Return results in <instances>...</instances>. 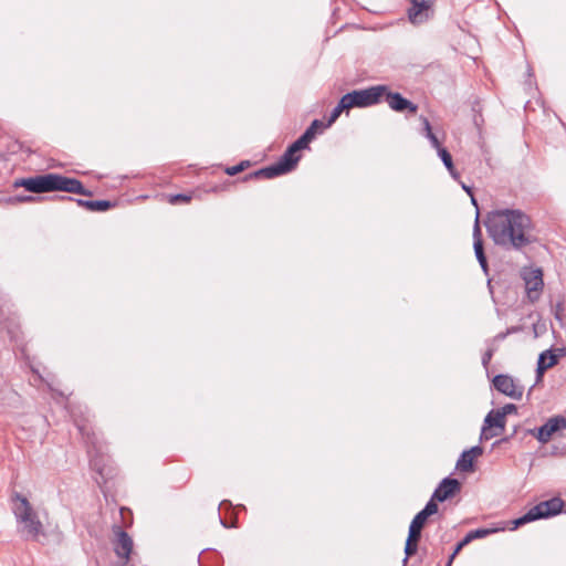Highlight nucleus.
Masks as SVG:
<instances>
[{"label":"nucleus","instance_id":"obj_32","mask_svg":"<svg viewBox=\"0 0 566 566\" xmlns=\"http://www.w3.org/2000/svg\"><path fill=\"white\" fill-rule=\"evenodd\" d=\"M467 544H468V543H464V538H463V539H461V541L457 544V546H455V548H454L453 553L450 555V557H449L448 563H447V565H446V566H451V564H452V562H453L454 556H455V555H457V554H458V553H459V552H460V551H461V549H462Z\"/></svg>","mask_w":566,"mask_h":566},{"label":"nucleus","instance_id":"obj_46","mask_svg":"<svg viewBox=\"0 0 566 566\" xmlns=\"http://www.w3.org/2000/svg\"><path fill=\"white\" fill-rule=\"evenodd\" d=\"M2 201H4V199H1V198H0V202H2Z\"/></svg>","mask_w":566,"mask_h":566},{"label":"nucleus","instance_id":"obj_3","mask_svg":"<svg viewBox=\"0 0 566 566\" xmlns=\"http://www.w3.org/2000/svg\"><path fill=\"white\" fill-rule=\"evenodd\" d=\"M564 507V501L560 497H553L547 501L539 502L532 509H530L524 515L512 521L513 526L511 530H516L526 523L546 518L554 515H557L562 512Z\"/></svg>","mask_w":566,"mask_h":566},{"label":"nucleus","instance_id":"obj_17","mask_svg":"<svg viewBox=\"0 0 566 566\" xmlns=\"http://www.w3.org/2000/svg\"><path fill=\"white\" fill-rule=\"evenodd\" d=\"M437 512H438L437 503L433 501H429L426 504V506L419 513L416 514V516L411 521L410 525L413 526L415 528L422 530L428 517L436 514Z\"/></svg>","mask_w":566,"mask_h":566},{"label":"nucleus","instance_id":"obj_6","mask_svg":"<svg viewBox=\"0 0 566 566\" xmlns=\"http://www.w3.org/2000/svg\"><path fill=\"white\" fill-rule=\"evenodd\" d=\"M407 17L412 25H421L433 19L436 0H409Z\"/></svg>","mask_w":566,"mask_h":566},{"label":"nucleus","instance_id":"obj_22","mask_svg":"<svg viewBox=\"0 0 566 566\" xmlns=\"http://www.w3.org/2000/svg\"><path fill=\"white\" fill-rule=\"evenodd\" d=\"M474 253L483 272L488 274L489 265L483 249V242H473Z\"/></svg>","mask_w":566,"mask_h":566},{"label":"nucleus","instance_id":"obj_24","mask_svg":"<svg viewBox=\"0 0 566 566\" xmlns=\"http://www.w3.org/2000/svg\"><path fill=\"white\" fill-rule=\"evenodd\" d=\"M493 532H494L493 530H489V528H478V530H474V531H470L464 536V543H470L471 541H473L475 538H483V537L490 535Z\"/></svg>","mask_w":566,"mask_h":566},{"label":"nucleus","instance_id":"obj_5","mask_svg":"<svg viewBox=\"0 0 566 566\" xmlns=\"http://www.w3.org/2000/svg\"><path fill=\"white\" fill-rule=\"evenodd\" d=\"M14 188H24L32 193L55 191V174L36 175L29 178H19L13 181Z\"/></svg>","mask_w":566,"mask_h":566},{"label":"nucleus","instance_id":"obj_42","mask_svg":"<svg viewBox=\"0 0 566 566\" xmlns=\"http://www.w3.org/2000/svg\"><path fill=\"white\" fill-rule=\"evenodd\" d=\"M507 335H509V334H506V332H504V333H500V334H497V335L495 336V339H497V340H503V339H505V338H506V336H507Z\"/></svg>","mask_w":566,"mask_h":566},{"label":"nucleus","instance_id":"obj_30","mask_svg":"<svg viewBox=\"0 0 566 566\" xmlns=\"http://www.w3.org/2000/svg\"><path fill=\"white\" fill-rule=\"evenodd\" d=\"M417 548H418V544L406 542V547H405L406 557L402 559L403 566L406 565L408 557L417 552Z\"/></svg>","mask_w":566,"mask_h":566},{"label":"nucleus","instance_id":"obj_45","mask_svg":"<svg viewBox=\"0 0 566 566\" xmlns=\"http://www.w3.org/2000/svg\"><path fill=\"white\" fill-rule=\"evenodd\" d=\"M92 465H93L94 468H96L101 474H103L102 470H101L99 468H97V463H96L95 461H94V462H92Z\"/></svg>","mask_w":566,"mask_h":566},{"label":"nucleus","instance_id":"obj_8","mask_svg":"<svg viewBox=\"0 0 566 566\" xmlns=\"http://www.w3.org/2000/svg\"><path fill=\"white\" fill-rule=\"evenodd\" d=\"M564 429H566V418L560 415L554 416L537 429L535 437L541 443H547L556 432Z\"/></svg>","mask_w":566,"mask_h":566},{"label":"nucleus","instance_id":"obj_43","mask_svg":"<svg viewBox=\"0 0 566 566\" xmlns=\"http://www.w3.org/2000/svg\"><path fill=\"white\" fill-rule=\"evenodd\" d=\"M218 518H219L220 524H221L223 527H226V528L230 527V525H229V524H228L223 518H221V516H220V515H219V517H218Z\"/></svg>","mask_w":566,"mask_h":566},{"label":"nucleus","instance_id":"obj_4","mask_svg":"<svg viewBox=\"0 0 566 566\" xmlns=\"http://www.w3.org/2000/svg\"><path fill=\"white\" fill-rule=\"evenodd\" d=\"M387 90L386 85H376L365 90H357L343 95L349 108L367 107L377 104Z\"/></svg>","mask_w":566,"mask_h":566},{"label":"nucleus","instance_id":"obj_23","mask_svg":"<svg viewBox=\"0 0 566 566\" xmlns=\"http://www.w3.org/2000/svg\"><path fill=\"white\" fill-rule=\"evenodd\" d=\"M473 461L474 459L469 455V452L463 451L457 462V469L463 472H470L473 470Z\"/></svg>","mask_w":566,"mask_h":566},{"label":"nucleus","instance_id":"obj_19","mask_svg":"<svg viewBox=\"0 0 566 566\" xmlns=\"http://www.w3.org/2000/svg\"><path fill=\"white\" fill-rule=\"evenodd\" d=\"M287 171L282 167L277 161L268 167L261 168L249 175L248 178H266L271 179L281 175L286 174Z\"/></svg>","mask_w":566,"mask_h":566},{"label":"nucleus","instance_id":"obj_14","mask_svg":"<svg viewBox=\"0 0 566 566\" xmlns=\"http://www.w3.org/2000/svg\"><path fill=\"white\" fill-rule=\"evenodd\" d=\"M114 549L119 558H123L126 562L128 560L133 549V539L126 532L118 531L117 539L114 544Z\"/></svg>","mask_w":566,"mask_h":566},{"label":"nucleus","instance_id":"obj_37","mask_svg":"<svg viewBox=\"0 0 566 566\" xmlns=\"http://www.w3.org/2000/svg\"><path fill=\"white\" fill-rule=\"evenodd\" d=\"M499 412H504V417L509 413L516 411V406L513 403L505 405L502 409L497 410Z\"/></svg>","mask_w":566,"mask_h":566},{"label":"nucleus","instance_id":"obj_28","mask_svg":"<svg viewBox=\"0 0 566 566\" xmlns=\"http://www.w3.org/2000/svg\"><path fill=\"white\" fill-rule=\"evenodd\" d=\"M35 198L32 197V196H14V197H9V198H6L4 201L8 202V203H15V202H31L33 201Z\"/></svg>","mask_w":566,"mask_h":566},{"label":"nucleus","instance_id":"obj_34","mask_svg":"<svg viewBox=\"0 0 566 566\" xmlns=\"http://www.w3.org/2000/svg\"><path fill=\"white\" fill-rule=\"evenodd\" d=\"M493 356V349H488L482 356V365L488 368Z\"/></svg>","mask_w":566,"mask_h":566},{"label":"nucleus","instance_id":"obj_26","mask_svg":"<svg viewBox=\"0 0 566 566\" xmlns=\"http://www.w3.org/2000/svg\"><path fill=\"white\" fill-rule=\"evenodd\" d=\"M421 531L422 530L415 528L413 526L410 525L407 542L418 544L421 537Z\"/></svg>","mask_w":566,"mask_h":566},{"label":"nucleus","instance_id":"obj_9","mask_svg":"<svg viewBox=\"0 0 566 566\" xmlns=\"http://www.w3.org/2000/svg\"><path fill=\"white\" fill-rule=\"evenodd\" d=\"M493 386L497 391L513 399H521L523 396L524 388L509 375H496L493 378Z\"/></svg>","mask_w":566,"mask_h":566},{"label":"nucleus","instance_id":"obj_35","mask_svg":"<svg viewBox=\"0 0 566 566\" xmlns=\"http://www.w3.org/2000/svg\"><path fill=\"white\" fill-rule=\"evenodd\" d=\"M190 200V197L184 193H178L171 197L170 202L176 203L178 201L188 202Z\"/></svg>","mask_w":566,"mask_h":566},{"label":"nucleus","instance_id":"obj_18","mask_svg":"<svg viewBox=\"0 0 566 566\" xmlns=\"http://www.w3.org/2000/svg\"><path fill=\"white\" fill-rule=\"evenodd\" d=\"M558 361V357L556 354H554L552 350H544L543 353L539 354V357H538V360H537V368H536V374H537V378H541L544 373L555 366Z\"/></svg>","mask_w":566,"mask_h":566},{"label":"nucleus","instance_id":"obj_33","mask_svg":"<svg viewBox=\"0 0 566 566\" xmlns=\"http://www.w3.org/2000/svg\"><path fill=\"white\" fill-rule=\"evenodd\" d=\"M420 119H421V122H422V126H423V127H422V135H423L424 137H427V136H429L430 134H433V132H432V127H431L430 122L428 120V118H426V117H421Z\"/></svg>","mask_w":566,"mask_h":566},{"label":"nucleus","instance_id":"obj_41","mask_svg":"<svg viewBox=\"0 0 566 566\" xmlns=\"http://www.w3.org/2000/svg\"><path fill=\"white\" fill-rule=\"evenodd\" d=\"M522 328L520 326H512L510 328L506 329V334H514V333H518Z\"/></svg>","mask_w":566,"mask_h":566},{"label":"nucleus","instance_id":"obj_16","mask_svg":"<svg viewBox=\"0 0 566 566\" xmlns=\"http://www.w3.org/2000/svg\"><path fill=\"white\" fill-rule=\"evenodd\" d=\"M302 150L300 147L296 146L295 143L290 145L287 149L284 151V154L279 159V164L284 167V169L290 172L292 171L296 164L300 160V156L296 155L297 151Z\"/></svg>","mask_w":566,"mask_h":566},{"label":"nucleus","instance_id":"obj_20","mask_svg":"<svg viewBox=\"0 0 566 566\" xmlns=\"http://www.w3.org/2000/svg\"><path fill=\"white\" fill-rule=\"evenodd\" d=\"M77 205L86 208L90 211H106L113 207V203L108 200H84L77 199Z\"/></svg>","mask_w":566,"mask_h":566},{"label":"nucleus","instance_id":"obj_7","mask_svg":"<svg viewBox=\"0 0 566 566\" xmlns=\"http://www.w3.org/2000/svg\"><path fill=\"white\" fill-rule=\"evenodd\" d=\"M505 428L504 412L497 410H491L485 419L482 427L481 440H489L496 436H500Z\"/></svg>","mask_w":566,"mask_h":566},{"label":"nucleus","instance_id":"obj_13","mask_svg":"<svg viewBox=\"0 0 566 566\" xmlns=\"http://www.w3.org/2000/svg\"><path fill=\"white\" fill-rule=\"evenodd\" d=\"M543 285L544 282L542 279L541 270L532 271L531 276L525 277L526 293L531 302H535L538 300L539 291L542 290Z\"/></svg>","mask_w":566,"mask_h":566},{"label":"nucleus","instance_id":"obj_10","mask_svg":"<svg viewBox=\"0 0 566 566\" xmlns=\"http://www.w3.org/2000/svg\"><path fill=\"white\" fill-rule=\"evenodd\" d=\"M55 191H64L82 196H91L92 192L84 188L83 184L75 178H69L55 174Z\"/></svg>","mask_w":566,"mask_h":566},{"label":"nucleus","instance_id":"obj_40","mask_svg":"<svg viewBox=\"0 0 566 566\" xmlns=\"http://www.w3.org/2000/svg\"><path fill=\"white\" fill-rule=\"evenodd\" d=\"M76 423V427L78 429V431L83 434V436H87L88 437V432L86 431V426L85 424H82V423H78L77 421L75 422Z\"/></svg>","mask_w":566,"mask_h":566},{"label":"nucleus","instance_id":"obj_44","mask_svg":"<svg viewBox=\"0 0 566 566\" xmlns=\"http://www.w3.org/2000/svg\"><path fill=\"white\" fill-rule=\"evenodd\" d=\"M471 202H472V205L476 208V210L479 211L478 201H476V199H475V197H474L473 195H472V197H471Z\"/></svg>","mask_w":566,"mask_h":566},{"label":"nucleus","instance_id":"obj_39","mask_svg":"<svg viewBox=\"0 0 566 566\" xmlns=\"http://www.w3.org/2000/svg\"><path fill=\"white\" fill-rule=\"evenodd\" d=\"M461 185V188L470 196L472 197V188L467 186L461 179L458 181Z\"/></svg>","mask_w":566,"mask_h":566},{"label":"nucleus","instance_id":"obj_21","mask_svg":"<svg viewBox=\"0 0 566 566\" xmlns=\"http://www.w3.org/2000/svg\"><path fill=\"white\" fill-rule=\"evenodd\" d=\"M350 109L344 96L339 99L338 104L332 111L327 123H324V128L329 127L344 111Z\"/></svg>","mask_w":566,"mask_h":566},{"label":"nucleus","instance_id":"obj_38","mask_svg":"<svg viewBox=\"0 0 566 566\" xmlns=\"http://www.w3.org/2000/svg\"><path fill=\"white\" fill-rule=\"evenodd\" d=\"M447 170L449 171V174L451 175V177L455 180V181H460L461 177H460V172L455 169L454 165L452 164V167L451 168H447Z\"/></svg>","mask_w":566,"mask_h":566},{"label":"nucleus","instance_id":"obj_29","mask_svg":"<svg viewBox=\"0 0 566 566\" xmlns=\"http://www.w3.org/2000/svg\"><path fill=\"white\" fill-rule=\"evenodd\" d=\"M483 242L482 241V232L479 223V212H476L475 222L473 227V242Z\"/></svg>","mask_w":566,"mask_h":566},{"label":"nucleus","instance_id":"obj_12","mask_svg":"<svg viewBox=\"0 0 566 566\" xmlns=\"http://www.w3.org/2000/svg\"><path fill=\"white\" fill-rule=\"evenodd\" d=\"M384 96L389 107L395 112L401 113L408 111L415 114L418 109V106L416 104L405 98L400 93H392L389 92L387 88Z\"/></svg>","mask_w":566,"mask_h":566},{"label":"nucleus","instance_id":"obj_25","mask_svg":"<svg viewBox=\"0 0 566 566\" xmlns=\"http://www.w3.org/2000/svg\"><path fill=\"white\" fill-rule=\"evenodd\" d=\"M438 156L440 157V159L442 160L443 165L446 168H451L452 167V164H453V160H452V156L451 154L448 151L447 148L444 149H439V153H438Z\"/></svg>","mask_w":566,"mask_h":566},{"label":"nucleus","instance_id":"obj_36","mask_svg":"<svg viewBox=\"0 0 566 566\" xmlns=\"http://www.w3.org/2000/svg\"><path fill=\"white\" fill-rule=\"evenodd\" d=\"M464 452H469V455L473 459L483 453V449L480 446L472 447L470 450H465Z\"/></svg>","mask_w":566,"mask_h":566},{"label":"nucleus","instance_id":"obj_2","mask_svg":"<svg viewBox=\"0 0 566 566\" xmlns=\"http://www.w3.org/2000/svg\"><path fill=\"white\" fill-rule=\"evenodd\" d=\"M11 500L12 512L21 526L20 532L28 539L41 542V537L45 536L43 525L31 503L20 493H14Z\"/></svg>","mask_w":566,"mask_h":566},{"label":"nucleus","instance_id":"obj_11","mask_svg":"<svg viewBox=\"0 0 566 566\" xmlns=\"http://www.w3.org/2000/svg\"><path fill=\"white\" fill-rule=\"evenodd\" d=\"M461 489V484L457 479L444 478L434 490L430 501L443 502L455 495Z\"/></svg>","mask_w":566,"mask_h":566},{"label":"nucleus","instance_id":"obj_27","mask_svg":"<svg viewBox=\"0 0 566 566\" xmlns=\"http://www.w3.org/2000/svg\"><path fill=\"white\" fill-rule=\"evenodd\" d=\"M248 165H249V161H241L240 164H238L235 166L228 167L226 169V174L229 176H234V175L241 172Z\"/></svg>","mask_w":566,"mask_h":566},{"label":"nucleus","instance_id":"obj_31","mask_svg":"<svg viewBox=\"0 0 566 566\" xmlns=\"http://www.w3.org/2000/svg\"><path fill=\"white\" fill-rule=\"evenodd\" d=\"M426 138L429 139L431 146L437 150V153H439V149H444V147L441 146V142L439 140L434 133L430 134Z\"/></svg>","mask_w":566,"mask_h":566},{"label":"nucleus","instance_id":"obj_1","mask_svg":"<svg viewBox=\"0 0 566 566\" xmlns=\"http://www.w3.org/2000/svg\"><path fill=\"white\" fill-rule=\"evenodd\" d=\"M485 226L493 242L504 249L521 250L536 241L531 218L520 209L493 210Z\"/></svg>","mask_w":566,"mask_h":566},{"label":"nucleus","instance_id":"obj_15","mask_svg":"<svg viewBox=\"0 0 566 566\" xmlns=\"http://www.w3.org/2000/svg\"><path fill=\"white\" fill-rule=\"evenodd\" d=\"M318 129H324V122L319 119H314L311 125L306 128V130L298 137L294 143L301 149H305L308 147V144L315 138Z\"/></svg>","mask_w":566,"mask_h":566}]
</instances>
